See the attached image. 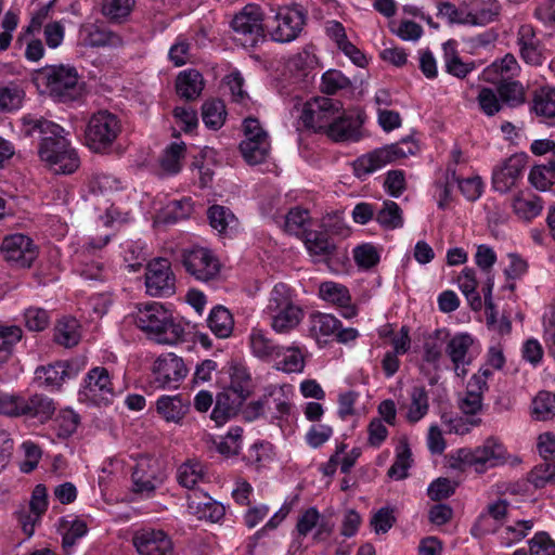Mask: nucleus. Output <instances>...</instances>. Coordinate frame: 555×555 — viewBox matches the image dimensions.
<instances>
[{
    "label": "nucleus",
    "instance_id": "ddd939ff",
    "mask_svg": "<svg viewBox=\"0 0 555 555\" xmlns=\"http://www.w3.org/2000/svg\"><path fill=\"white\" fill-rule=\"evenodd\" d=\"M56 140L57 155L52 154V151L44 147L43 151H38L39 157L44 162L51 170L55 173L69 175L76 171L80 165L77 152L72 147L69 141L66 139V131L57 133Z\"/></svg>",
    "mask_w": 555,
    "mask_h": 555
},
{
    "label": "nucleus",
    "instance_id": "7ed1b4c3",
    "mask_svg": "<svg viewBox=\"0 0 555 555\" xmlns=\"http://www.w3.org/2000/svg\"><path fill=\"white\" fill-rule=\"evenodd\" d=\"M417 150L418 146L413 140L402 139L400 142L376 149L358 157L352 164L353 173L359 179H365L384 166L415 154Z\"/></svg>",
    "mask_w": 555,
    "mask_h": 555
},
{
    "label": "nucleus",
    "instance_id": "412c9836",
    "mask_svg": "<svg viewBox=\"0 0 555 555\" xmlns=\"http://www.w3.org/2000/svg\"><path fill=\"white\" fill-rule=\"evenodd\" d=\"M525 169L521 157L512 156L504 164L493 170L492 184L494 190L506 193L516 185Z\"/></svg>",
    "mask_w": 555,
    "mask_h": 555
},
{
    "label": "nucleus",
    "instance_id": "f03ea898",
    "mask_svg": "<svg viewBox=\"0 0 555 555\" xmlns=\"http://www.w3.org/2000/svg\"><path fill=\"white\" fill-rule=\"evenodd\" d=\"M37 81L57 102L68 103L78 100L83 91L77 69L68 65H53L38 72Z\"/></svg>",
    "mask_w": 555,
    "mask_h": 555
},
{
    "label": "nucleus",
    "instance_id": "37998d69",
    "mask_svg": "<svg viewBox=\"0 0 555 555\" xmlns=\"http://www.w3.org/2000/svg\"><path fill=\"white\" fill-rule=\"evenodd\" d=\"M531 416L534 421L545 422L555 418V403L550 391H540L531 403Z\"/></svg>",
    "mask_w": 555,
    "mask_h": 555
},
{
    "label": "nucleus",
    "instance_id": "b1692460",
    "mask_svg": "<svg viewBox=\"0 0 555 555\" xmlns=\"http://www.w3.org/2000/svg\"><path fill=\"white\" fill-rule=\"evenodd\" d=\"M36 379L40 385L59 388L66 379L77 375V370L68 362H56L36 370Z\"/></svg>",
    "mask_w": 555,
    "mask_h": 555
},
{
    "label": "nucleus",
    "instance_id": "49530a36",
    "mask_svg": "<svg viewBox=\"0 0 555 555\" xmlns=\"http://www.w3.org/2000/svg\"><path fill=\"white\" fill-rule=\"evenodd\" d=\"M185 155L184 142H173L164 152L160 158L162 169L169 173L176 175L181 170V160Z\"/></svg>",
    "mask_w": 555,
    "mask_h": 555
},
{
    "label": "nucleus",
    "instance_id": "cd10ccee",
    "mask_svg": "<svg viewBox=\"0 0 555 555\" xmlns=\"http://www.w3.org/2000/svg\"><path fill=\"white\" fill-rule=\"evenodd\" d=\"M157 412L167 422L179 423L189 411V403L180 396H163L156 402Z\"/></svg>",
    "mask_w": 555,
    "mask_h": 555
},
{
    "label": "nucleus",
    "instance_id": "13d9d810",
    "mask_svg": "<svg viewBox=\"0 0 555 555\" xmlns=\"http://www.w3.org/2000/svg\"><path fill=\"white\" fill-rule=\"evenodd\" d=\"M230 385L225 388L233 390L237 395L248 398L251 392V378L247 369L242 365H235L231 370Z\"/></svg>",
    "mask_w": 555,
    "mask_h": 555
},
{
    "label": "nucleus",
    "instance_id": "6ab92c4d",
    "mask_svg": "<svg viewBox=\"0 0 555 555\" xmlns=\"http://www.w3.org/2000/svg\"><path fill=\"white\" fill-rule=\"evenodd\" d=\"M473 343L474 339L469 334H456L447 341L446 352L459 377H464L467 374L466 366L472 362L469 349Z\"/></svg>",
    "mask_w": 555,
    "mask_h": 555
},
{
    "label": "nucleus",
    "instance_id": "4d7b16f0",
    "mask_svg": "<svg viewBox=\"0 0 555 555\" xmlns=\"http://www.w3.org/2000/svg\"><path fill=\"white\" fill-rule=\"evenodd\" d=\"M90 192L94 195H108L121 189L120 181L108 173H95L89 181Z\"/></svg>",
    "mask_w": 555,
    "mask_h": 555
},
{
    "label": "nucleus",
    "instance_id": "bb28decb",
    "mask_svg": "<svg viewBox=\"0 0 555 555\" xmlns=\"http://www.w3.org/2000/svg\"><path fill=\"white\" fill-rule=\"evenodd\" d=\"M21 132L25 137L39 135L41 139L50 134H57L64 132V128L53 121L47 120L43 117H37L31 114L24 115L21 118Z\"/></svg>",
    "mask_w": 555,
    "mask_h": 555
},
{
    "label": "nucleus",
    "instance_id": "09e8293b",
    "mask_svg": "<svg viewBox=\"0 0 555 555\" xmlns=\"http://www.w3.org/2000/svg\"><path fill=\"white\" fill-rule=\"evenodd\" d=\"M376 221L385 229L393 230L403 225L402 210L396 202L385 201L376 214Z\"/></svg>",
    "mask_w": 555,
    "mask_h": 555
},
{
    "label": "nucleus",
    "instance_id": "052dcab7",
    "mask_svg": "<svg viewBox=\"0 0 555 555\" xmlns=\"http://www.w3.org/2000/svg\"><path fill=\"white\" fill-rule=\"evenodd\" d=\"M528 480L534 488H544L547 483L555 482V461L544 460L537 465L529 474Z\"/></svg>",
    "mask_w": 555,
    "mask_h": 555
},
{
    "label": "nucleus",
    "instance_id": "dca6fc26",
    "mask_svg": "<svg viewBox=\"0 0 555 555\" xmlns=\"http://www.w3.org/2000/svg\"><path fill=\"white\" fill-rule=\"evenodd\" d=\"M133 545L140 555H168L172 542L163 530L141 529L133 535Z\"/></svg>",
    "mask_w": 555,
    "mask_h": 555
},
{
    "label": "nucleus",
    "instance_id": "4468645a",
    "mask_svg": "<svg viewBox=\"0 0 555 555\" xmlns=\"http://www.w3.org/2000/svg\"><path fill=\"white\" fill-rule=\"evenodd\" d=\"M145 286L146 292L153 297L169 296L175 293L176 279L167 259H154L149 263Z\"/></svg>",
    "mask_w": 555,
    "mask_h": 555
},
{
    "label": "nucleus",
    "instance_id": "c9c22d12",
    "mask_svg": "<svg viewBox=\"0 0 555 555\" xmlns=\"http://www.w3.org/2000/svg\"><path fill=\"white\" fill-rule=\"evenodd\" d=\"M80 34L83 36L85 43L90 47H103L120 42L119 36L94 24L81 26Z\"/></svg>",
    "mask_w": 555,
    "mask_h": 555
},
{
    "label": "nucleus",
    "instance_id": "20e7f679",
    "mask_svg": "<svg viewBox=\"0 0 555 555\" xmlns=\"http://www.w3.org/2000/svg\"><path fill=\"white\" fill-rule=\"evenodd\" d=\"M120 132L119 118L108 111H99L88 121L85 131L86 144L94 152H104L112 146Z\"/></svg>",
    "mask_w": 555,
    "mask_h": 555
},
{
    "label": "nucleus",
    "instance_id": "3c124183",
    "mask_svg": "<svg viewBox=\"0 0 555 555\" xmlns=\"http://www.w3.org/2000/svg\"><path fill=\"white\" fill-rule=\"evenodd\" d=\"M533 519L517 520L513 525L506 526L501 534V543L511 546L525 539L533 529Z\"/></svg>",
    "mask_w": 555,
    "mask_h": 555
},
{
    "label": "nucleus",
    "instance_id": "e433bc0d",
    "mask_svg": "<svg viewBox=\"0 0 555 555\" xmlns=\"http://www.w3.org/2000/svg\"><path fill=\"white\" fill-rule=\"evenodd\" d=\"M339 327L340 321L332 314L313 312L310 315V333L318 339L335 335Z\"/></svg>",
    "mask_w": 555,
    "mask_h": 555
},
{
    "label": "nucleus",
    "instance_id": "680f3d73",
    "mask_svg": "<svg viewBox=\"0 0 555 555\" xmlns=\"http://www.w3.org/2000/svg\"><path fill=\"white\" fill-rule=\"evenodd\" d=\"M294 304L292 289L286 284L279 283L271 291L267 309L270 313L275 310L285 309Z\"/></svg>",
    "mask_w": 555,
    "mask_h": 555
},
{
    "label": "nucleus",
    "instance_id": "f8f14e48",
    "mask_svg": "<svg viewBox=\"0 0 555 555\" xmlns=\"http://www.w3.org/2000/svg\"><path fill=\"white\" fill-rule=\"evenodd\" d=\"M505 453L504 447L491 438L475 449L457 450L456 460L464 465L494 467L505 462Z\"/></svg>",
    "mask_w": 555,
    "mask_h": 555
},
{
    "label": "nucleus",
    "instance_id": "72a5a7b5",
    "mask_svg": "<svg viewBox=\"0 0 555 555\" xmlns=\"http://www.w3.org/2000/svg\"><path fill=\"white\" fill-rule=\"evenodd\" d=\"M78 321L74 318H64L54 327V341L66 348L76 346L80 339Z\"/></svg>",
    "mask_w": 555,
    "mask_h": 555
},
{
    "label": "nucleus",
    "instance_id": "1a4fd4ad",
    "mask_svg": "<svg viewBox=\"0 0 555 555\" xmlns=\"http://www.w3.org/2000/svg\"><path fill=\"white\" fill-rule=\"evenodd\" d=\"M306 22V14L300 5L281 7L274 17V25L270 28L271 38L278 42H291L301 33Z\"/></svg>",
    "mask_w": 555,
    "mask_h": 555
},
{
    "label": "nucleus",
    "instance_id": "9d476101",
    "mask_svg": "<svg viewBox=\"0 0 555 555\" xmlns=\"http://www.w3.org/2000/svg\"><path fill=\"white\" fill-rule=\"evenodd\" d=\"M152 383L156 388L177 389L188 374L182 358L175 353L159 356L153 365Z\"/></svg>",
    "mask_w": 555,
    "mask_h": 555
},
{
    "label": "nucleus",
    "instance_id": "69168bd1",
    "mask_svg": "<svg viewBox=\"0 0 555 555\" xmlns=\"http://www.w3.org/2000/svg\"><path fill=\"white\" fill-rule=\"evenodd\" d=\"M242 433L240 427L231 428L217 444V450L225 456L236 455L241 450Z\"/></svg>",
    "mask_w": 555,
    "mask_h": 555
},
{
    "label": "nucleus",
    "instance_id": "a211bd4d",
    "mask_svg": "<svg viewBox=\"0 0 555 555\" xmlns=\"http://www.w3.org/2000/svg\"><path fill=\"white\" fill-rule=\"evenodd\" d=\"M362 124L361 115L347 114L343 109L325 133L335 142H357L363 135L361 130Z\"/></svg>",
    "mask_w": 555,
    "mask_h": 555
},
{
    "label": "nucleus",
    "instance_id": "a18cd8bd",
    "mask_svg": "<svg viewBox=\"0 0 555 555\" xmlns=\"http://www.w3.org/2000/svg\"><path fill=\"white\" fill-rule=\"evenodd\" d=\"M270 149L269 141L250 142L249 139L248 141H242L240 143L241 154L249 165L263 163L269 156Z\"/></svg>",
    "mask_w": 555,
    "mask_h": 555
},
{
    "label": "nucleus",
    "instance_id": "a878e982",
    "mask_svg": "<svg viewBox=\"0 0 555 555\" xmlns=\"http://www.w3.org/2000/svg\"><path fill=\"white\" fill-rule=\"evenodd\" d=\"M249 345L255 357L270 361L279 358L283 347L275 344L268 334L259 328H254L249 335Z\"/></svg>",
    "mask_w": 555,
    "mask_h": 555
},
{
    "label": "nucleus",
    "instance_id": "774afa93",
    "mask_svg": "<svg viewBox=\"0 0 555 555\" xmlns=\"http://www.w3.org/2000/svg\"><path fill=\"white\" fill-rule=\"evenodd\" d=\"M500 98L496 95V93L490 89V88H481L477 101L480 106V109L487 115V116H493L496 113H499L502 108V104L500 102Z\"/></svg>",
    "mask_w": 555,
    "mask_h": 555
},
{
    "label": "nucleus",
    "instance_id": "c03bdc74",
    "mask_svg": "<svg viewBox=\"0 0 555 555\" xmlns=\"http://www.w3.org/2000/svg\"><path fill=\"white\" fill-rule=\"evenodd\" d=\"M396 451L395 462L387 475L396 480H402L408 477V469L412 464V452L406 441H401Z\"/></svg>",
    "mask_w": 555,
    "mask_h": 555
},
{
    "label": "nucleus",
    "instance_id": "0eeeda50",
    "mask_svg": "<svg viewBox=\"0 0 555 555\" xmlns=\"http://www.w3.org/2000/svg\"><path fill=\"white\" fill-rule=\"evenodd\" d=\"M341 111L343 105L337 100L314 98L305 104L300 118L306 127L325 133Z\"/></svg>",
    "mask_w": 555,
    "mask_h": 555
},
{
    "label": "nucleus",
    "instance_id": "e2e57ef3",
    "mask_svg": "<svg viewBox=\"0 0 555 555\" xmlns=\"http://www.w3.org/2000/svg\"><path fill=\"white\" fill-rule=\"evenodd\" d=\"M439 17L446 18L450 24L472 25V12L463 11L456 8L451 2H439L438 14Z\"/></svg>",
    "mask_w": 555,
    "mask_h": 555
},
{
    "label": "nucleus",
    "instance_id": "864d4df0",
    "mask_svg": "<svg viewBox=\"0 0 555 555\" xmlns=\"http://www.w3.org/2000/svg\"><path fill=\"white\" fill-rule=\"evenodd\" d=\"M224 116L225 108L221 101H207L202 106V118L208 128H220L223 125Z\"/></svg>",
    "mask_w": 555,
    "mask_h": 555
},
{
    "label": "nucleus",
    "instance_id": "0e129e2a",
    "mask_svg": "<svg viewBox=\"0 0 555 555\" xmlns=\"http://www.w3.org/2000/svg\"><path fill=\"white\" fill-rule=\"evenodd\" d=\"M501 13V5L496 0H485L476 12H472V25L485 26L495 21Z\"/></svg>",
    "mask_w": 555,
    "mask_h": 555
},
{
    "label": "nucleus",
    "instance_id": "603ef678",
    "mask_svg": "<svg viewBox=\"0 0 555 555\" xmlns=\"http://www.w3.org/2000/svg\"><path fill=\"white\" fill-rule=\"evenodd\" d=\"M529 180L533 186L539 190H546L555 180V160H546L544 164L534 166L530 173Z\"/></svg>",
    "mask_w": 555,
    "mask_h": 555
},
{
    "label": "nucleus",
    "instance_id": "393cba45",
    "mask_svg": "<svg viewBox=\"0 0 555 555\" xmlns=\"http://www.w3.org/2000/svg\"><path fill=\"white\" fill-rule=\"evenodd\" d=\"M520 66L512 54H506L499 61L493 62L490 66L483 69L481 74L482 80L496 83L503 80H509L518 76Z\"/></svg>",
    "mask_w": 555,
    "mask_h": 555
},
{
    "label": "nucleus",
    "instance_id": "4be33fe9",
    "mask_svg": "<svg viewBox=\"0 0 555 555\" xmlns=\"http://www.w3.org/2000/svg\"><path fill=\"white\" fill-rule=\"evenodd\" d=\"M247 398L237 395L233 390L223 389L217 395L215 408L211 412V420L217 425L224 424L235 416Z\"/></svg>",
    "mask_w": 555,
    "mask_h": 555
},
{
    "label": "nucleus",
    "instance_id": "9b49d317",
    "mask_svg": "<svg viewBox=\"0 0 555 555\" xmlns=\"http://www.w3.org/2000/svg\"><path fill=\"white\" fill-rule=\"evenodd\" d=\"M79 396L81 400L96 405L109 403L114 397V388L108 371L100 366L90 370Z\"/></svg>",
    "mask_w": 555,
    "mask_h": 555
},
{
    "label": "nucleus",
    "instance_id": "aec40b11",
    "mask_svg": "<svg viewBox=\"0 0 555 555\" xmlns=\"http://www.w3.org/2000/svg\"><path fill=\"white\" fill-rule=\"evenodd\" d=\"M188 509L198 519L218 522L225 514L224 506L206 493L194 491L188 496Z\"/></svg>",
    "mask_w": 555,
    "mask_h": 555
},
{
    "label": "nucleus",
    "instance_id": "bf43d9fd",
    "mask_svg": "<svg viewBox=\"0 0 555 555\" xmlns=\"http://www.w3.org/2000/svg\"><path fill=\"white\" fill-rule=\"evenodd\" d=\"M24 92L15 85H0V113L18 109Z\"/></svg>",
    "mask_w": 555,
    "mask_h": 555
},
{
    "label": "nucleus",
    "instance_id": "473e14b6",
    "mask_svg": "<svg viewBox=\"0 0 555 555\" xmlns=\"http://www.w3.org/2000/svg\"><path fill=\"white\" fill-rule=\"evenodd\" d=\"M448 333L443 330H436L429 335L423 345V360L437 367L447 347Z\"/></svg>",
    "mask_w": 555,
    "mask_h": 555
},
{
    "label": "nucleus",
    "instance_id": "338daca9",
    "mask_svg": "<svg viewBox=\"0 0 555 555\" xmlns=\"http://www.w3.org/2000/svg\"><path fill=\"white\" fill-rule=\"evenodd\" d=\"M528 544L531 555H555V541L545 531L537 532Z\"/></svg>",
    "mask_w": 555,
    "mask_h": 555
},
{
    "label": "nucleus",
    "instance_id": "5701e85b",
    "mask_svg": "<svg viewBox=\"0 0 555 555\" xmlns=\"http://www.w3.org/2000/svg\"><path fill=\"white\" fill-rule=\"evenodd\" d=\"M319 293L322 299L340 307L344 318L350 319L357 314V309L350 305L351 297L346 286L331 281L323 282Z\"/></svg>",
    "mask_w": 555,
    "mask_h": 555
},
{
    "label": "nucleus",
    "instance_id": "423d86ee",
    "mask_svg": "<svg viewBox=\"0 0 555 555\" xmlns=\"http://www.w3.org/2000/svg\"><path fill=\"white\" fill-rule=\"evenodd\" d=\"M166 478V469L158 459L141 455L132 470V489L135 493L150 496Z\"/></svg>",
    "mask_w": 555,
    "mask_h": 555
},
{
    "label": "nucleus",
    "instance_id": "7c9ffc66",
    "mask_svg": "<svg viewBox=\"0 0 555 555\" xmlns=\"http://www.w3.org/2000/svg\"><path fill=\"white\" fill-rule=\"evenodd\" d=\"M532 111L537 116L555 121V87L543 86L534 91Z\"/></svg>",
    "mask_w": 555,
    "mask_h": 555
},
{
    "label": "nucleus",
    "instance_id": "4c0bfd02",
    "mask_svg": "<svg viewBox=\"0 0 555 555\" xmlns=\"http://www.w3.org/2000/svg\"><path fill=\"white\" fill-rule=\"evenodd\" d=\"M444 51V65L446 69L449 74L457 77L464 78L470 72L474 70V63H464L455 51V42L448 41L443 44Z\"/></svg>",
    "mask_w": 555,
    "mask_h": 555
},
{
    "label": "nucleus",
    "instance_id": "39448f33",
    "mask_svg": "<svg viewBox=\"0 0 555 555\" xmlns=\"http://www.w3.org/2000/svg\"><path fill=\"white\" fill-rule=\"evenodd\" d=\"M231 28L234 39L242 46L256 47L266 37L262 10L257 4H246L233 16Z\"/></svg>",
    "mask_w": 555,
    "mask_h": 555
},
{
    "label": "nucleus",
    "instance_id": "2f4dec72",
    "mask_svg": "<svg viewBox=\"0 0 555 555\" xmlns=\"http://www.w3.org/2000/svg\"><path fill=\"white\" fill-rule=\"evenodd\" d=\"M55 411L53 401L42 395H34L25 399L23 404V416L38 418L41 423L51 418Z\"/></svg>",
    "mask_w": 555,
    "mask_h": 555
},
{
    "label": "nucleus",
    "instance_id": "ea45409f",
    "mask_svg": "<svg viewBox=\"0 0 555 555\" xmlns=\"http://www.w3.org/2000/svg\"><path fill=\"white\" fill-rule=\"evenodd\" d=\"M305 245L314 256L328 257L335 250V244L325 232L308 231L305 234Z\"/></svg>",
    "mask_w": 555,
    "mask_h": 555
},
{
    "label": "nucleus",
    "instance_id": "c85d7f7f",
    "mask_svg": "<svg viewBox=\"0 0 555 555\" xmlns=\"http://www.w3.org/2000/svg\"><path fill=\"white\" fill-rule=\"evenodd\" d=\"M271 326L276 333H287L295 328L301 321L304 313L299 306L296 304L288 306L285 309L275 310L270 312Z\"/></svg>",
    "mask_w": 555,
    "mask_h": 555
},
{
    "label": "nucleus",
    "instance_id": "2eb2a0df",
    "mask_svg": "<svg viewBox=\"0 0 555 555\" xmlns=\"http://www.w3.org/2000/svg\"><path fill=\"white\" fill-rule=\"evenodd\" d=\"M1 253L8 262L21 268H28L38 256L33 240L22 233L11 234L3 238Z\"/></svg>",
    "mask_w": 555,
    "mask_h": 555
},
{
    "label": "nucleus",
    "instance_id": "f704fd0d",
    "mask_svg": "<svg viewBox=\"0 0 555 555\" xmlns=\"http://www.w3.org/2000/svg\"><path fill=\"white\" fill-rule=\"evenodd\" d=\"M207 324L216 336L225 338L232 333L233 318L227 308L217 306L210 311Z\"/></svg>",
    "mask_w": 555,
    "mask_h": 555
},
{
    "label": "nucleus",
    "instance_id": "58836bf2",
    "mask_svg": "<svg viewBox=\"0 0 555 555\" xmlns=\"http://www.w3.org/2000/svg\"><path fill=\"white\" fill-rule=\"evenodd\" d=\"M513 209L514 212L518 216V218L530 221L533 218L538 217L542 209L543 204L540 197L535 195H517L513 201Z\"/></svg>",
    "mask_w": 555,
    "mask_h": 555
},
{
    "label": "nucleus",
    "instance_id": "f3484780",
    "mask_svg": "<svg viewBox=\"0 0 555 555\" xmlns=\"http://www.w3.org/2000/svg\"><path fill=\"white\" fill-rule=\"evenodd\" d=\"M262 403L266 412L274 418H283L291 413L293 388L291 385H269L264 387Z\"/></svg>",
    "mask_w": 555,
    "mask_h": 555
},
{
    "label": "nucleus",
    "instance_id": "a19ab883",
    "mask_svg": "<svg viewBox=\"0 0 555 555\" xmlns=\"http://www.w3.org/2000/svg\"><path fill=\"white\" fill-rule=\"evenodd\" d=\"M498 93L502 102L507 105L515 107L526 101V92L521 82L517 80H503L496 82Z\"/></svg>",
    "mask_w": 555,
    "mask_h": 555
},
{
    "label": "nucleus",
    "instance_id": "5fc2aeb1",
    "mask_svg": "<svg viewBox=\"0 0 555 555\" xmlns=\"http://www.w3.org/2000/svg\"><path fill=\"white\" fill-rule=\"evenodd\" d=\"M62 527L64 530L62 547L69 554L76 542L87 533V524L83 520L75 519L70 522L64 521Z\"/></svg>",
    "mask_w": 555,
    "mask_h": 555
},
{
    "label": "nucleus",
    "instance_id": "c756f323",
    "mask_svg": "<svg viewBox=\"0 0 555 555\" xmlns=\"http://www.w3.org/2000/svg\"><path fill=\"white\" fill-rule=\"evenodd\" d=\"M177 92L185 100H195L204 88L203 76L195 69H189L179 74L177 78Z\"/></svg>",
    "mask_w": 555,
    "mask_h": 555
},
{
    "label": "nucleus",
    "instance_id": "6e6d98bb",
    "mask_svg": "<svg viewBox=\"0 0 555 555\" xmlns=\"http://www.w3.org/2000/svg\"><path fill=\"white\" fill-rule=\"evenodd\" d=\"M207 216L211 228L217 230L219 233H223L228 228L233 227L236 222L235 216L232 211L223 206L214 205L208 211Z\"/></svg>",
    "mask_w": 555,
    "mask_h": 555
},
{
    "label": "nucleus",
    "instance_id": "f257e3e1",
    "mask_svg": "<svg viewBox=\"0 0 555 555\" xmlns=\"http://www.w3.org/2000/svg\"><path fill=\"white\" fill-rule=\"evenodd\" d=\"M137 326L159 344L173 345L185 340V325L176 321L159 302L138 304L134 313Z\"/></svg>",
    "mask_w": 555,
    "mask_h": 555
},
{
    "label": "nucleus",
    "instance_id": "8fccbe9b",
    "mask_svg": "<svg viewBox=\"0 0 555 555\" xmlns=\"http://www.w3.org/2000/svg\"><path fill=\"white\" fill-rule=\"evenodd\" d=\"M410 397L411 404L406 417L410 423H416L428 412V396L424 387L415 386L412 388Z\"/></svg>",
    "mask_w": 555,
    "mask_h": 555
},
{
    "label": "nucleus",
    "instance_id": "6e6552de",
    "mask_svg": "<svg viewBox=\"0 0 555 555\" xmlns=\"http://www.w3.org/2000/svg\"><path fill=\"white\" fill-rule=\"evenodd\" d=\"M185 271L201 282L215 280L220 273V261L214 253L204 247L186 249L182 255Z\"/></svg>",
    "mask_w": 555,
    "mask_h": 555
},
{
    "label": "nucleus",
    "instance_id": "79ce46f5",
    "mask_svg": "<svg viewBox=\"0 0 555 555\" xmlns=\"http://www.w3.org/2000/svg\"><path fill=\"white\" fill-rule=\"evenodd\" d=\"M135 0H103L101 12L113 23H121L132 12Z\"/></svg>",
    "mask_w": 555,
    "mask_h": 555
},
{
    "label": "nucleus",
    "instance_id": "de8ad7c7",
    "mask_svg": "<svg viewBox=\"0 0 555 555\" xmlns=\"http://www.w3.org/2000/svg\"><path fill=\"white\" fill-rule=\"evenodd\" d=\"M203 478V465L196 461H188L180 465L177 470V480L179 485L186 489H194Z\"/></svg>",
    "mask_w": 555,
    "mask_h": 555
}]
</instances>
